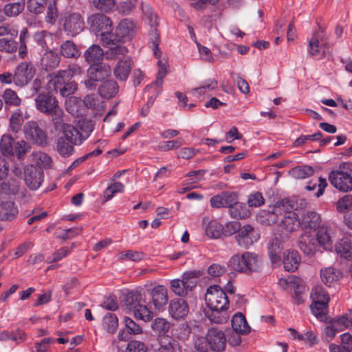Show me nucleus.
Here are the masks:
<instances>
[{
    "label": "nucleus",
    "instance_id": "63",
    "mask_svg": "<svg viewBox=\"0 0 352 352\" xmlns=\"http://www.w3.org/2000/svg\"><path fill=\"white\" fill-rule=\"evenodd\" d=\"M142 302L136 309L133 314L135 318H140L144 321H149L153 318V313Z\"/></svg>",
    "mask_w": 352,
    "mask_h": 352
},
{
    "label": "nucleus",
    "instance_id": "42",
    "mask_svg": "<svg viewBox=\"0 0 352 352\" xmlns=\"http://www.w3.org/2000/svg\"><path fill=\"white\" fill-rule=\"evenodd\" d=\"M14 142L10 135H3L0 140L1 153L5 156L13 157Z\"/></svg>",
    "mask_w": 352,
    "mask_h": 352
},
{
    "label": "nucleus",
    "instance_id": "33",
    "mask_svg": "<svg viewBox=\"0 0 352 352\" xmlns=\"http://www.w3.org/2000/svg\"><path fill=\"white\" fill-rule=\"evenodd\" d=\"M232 327L233 331L236 333L248 334L250 332V327L247 322L245 317L241 313H238L233 316Z\"/></svg>",
    "mask_w": 352,
    "mask_h": 352
},
{
    "label": "nucleus",
    "instance_id": "49",
    "mask_svg": "<svg viewBox=\"0 0 352 352\" xmlns=\"http://www.w3.org/2000/svg\"><path fill=\"white\" fill-rule=\"evenodd\" d=\"M23 123L22 112L20 109L15 110L10 118V129L13 133H18Z\"/></svg>",
    "mask_w": 352,
    "mask_h": 352
},
{
    "label": "nucleus",
    "instance_id": "10",
    "mask_svg": "<svg viewBox=\"0 0 352 352\" xmlns=\"http://www.w3.org/2000/svg\"><path fill=\"white\" fill-rule=\"evenodd\" d=\"M25 138L34 144L45 146L47 143L46 133L35 121H29L23 126Z\"/></svg>",
    "mask_w": 352,
    "mask_h": 352
},
{
    "label": "nucleus",
    "instance_id": "55",
    "mask_svg": "<svg viewBox=\"0 0 352 352\" xmlns=\"http://www.w3.org/2000/svg\"><path fill=\"white\" fill-rule=\"evenodd\" d=\"M30 35L26 28L22 29L19 34V54L21 58H24L28 53L27 43L30 39Z\"/></svg>",
    "mask_w": 352,
    "mask_h": 352
},
{
    "label": "nucleus",
    "instance_id": "30",
    "mask_svg": "<svg viewBox=\"0 0 352 352\" xmlns=\"http://www.w3.org/2000/svg\"><path fill=\"white\" fill-rule=\"evenodd\" d=\"M108 50L105 52V56L107 59H122L124 57H128L126 56L128 53V49L122 45H116L113 43L111 38V43L107 45Z\"/></svg>",
    "mask_w": 352,
    "mask_h": 352
},
{
    "label": "nucleus",
    "instance_id": "23",
    "mask_svg": "<svg viewBox=\"0 0 352 352\" xmlns=\"http://www.w3.org/2000/svg\"><path fill=\"white\" fill-rule=\"evenodd\" d=\"M43 171L34 166H31L25 170V182L32 190H36L43 182Z\"/></svg>",
    "mask_w": 352,
    "mask_h": 352
},
{
    "label": "nucleus",
    "instance_id": "34",
    "mask_svg": "<svg viewBox=\"0 0 352 352\" xmlns=\"http://www.w3.org/2000/svg\"><path fill=\"white\" fill-rule=\"evenodd\" d=\"M336 251L341 257L346 259H351L352 257V242L347 237L339 240L336 243Z\"/></svg>",
    "mask_w": 352,
    "mask_h": 352
},
{
    "label": "nucleus",
    "instance_id": "17",
    "mask_svg": "<svg viewBox=\"0 0 352 352\" xmlns=\"http://www.w3.org/2000/svg\"><path fill=\"white\" fill-rule=\"evenodd\" d=\"M298 245L305 255L309 256H314L319 248L315 236L307 231L300 235Z\"/></svg>",
    "mask_w": 352,
    "mask_h": 352
},
{
    "label": "nucleus",
    "instance_id": "44",
    "mask_svg": "<svg viewBox=\"0 0 352 352\" xmlns=\"http://www.w3.org/2000/svg\"><path fill=\"white\" fill-rule=\"evenodd\" d=\"M314 173L313 168L310 166H298L289 170V174L296 179H305L311 176Z\"/></svg>",
    "mask_w": 352,
    "mask_h": 352
},
{
    "label": "nucleus",
    "instance_id": "56",
    "mask_svg": "<svg viewBox=\"0 0 352 352\" xmlns=\"http://www.w3.org/2000/svg\"><path fill=\"white\" fill-rule=\"evenodd\" d=\"M342 331V328H338V323L333 321L331 324L327 325L322 330L323 339L327 342L331 341L338 332Z\"/></svg>",
    "mask_w": 352,
    "mask_h": 352
},
{
    "label": "nucleus",
    "instance_id": "36",
    "mask_svg": "<svg viewBox=\"0 0 352 352\" xmlns=\"http://www.w3.org/2000/svg\"><path fill=\"white\" fill-rule=\"evenodd\" d=\"M145 302L142 295L138 291L129 292L125 297L124 304L126 307L133 313L138 309V306Z\"/></svg>",
    "mask_w": 352,
    "mask_h": 352
},
{
    "label": "nucleus",
    "instance_id": "21",
    "mask_svg": "<svg viewBox=\"0 0 352 352\" xmlns=\"http://www.w3.org/2000/svg\"><path fill=\"white\" fill-rule=\"evenodd\" d=\"M168 311L170 316L176 319L184 318L189 312L187 302L182 298H175L170 300L168 307Z\"/></svg>",
    "mask_w": 352,
    "mask_h": 352
},
{
    "label": "nucleus",
    "instance_id": "1",
    "mask_svg": "<svg viewBox=\"0 0 352 352\" xmlns=\"http://www.w3.org/2000/svg\"><path fill=\"white\" fill-rule=\"evenodd\" d=\"M207 306L212 311L213 318L211 320L216 323H222L226 321L228 316L223 312L221 316L216 317L215 314L225 311L228 307L229 300L224 291L217 285L210 286L205 295Z\"/></svg>",
    "mask_w": 352,
    "mask_h": 352
},
{
    "label": "nucleus",
    "instance_id": "16",
    "mask_svg": "<svg viewBox=\"0 0 352 352\" xmlns=\"http://www.w3.org/2000/svg\"><path fill=\"white\" fill-rule=\"evenodd\" d=\"M314 236L317 240L319 248L321 247L325 250L332 248L334 232L330 226L327 225L319 226L317 228V232Z\"/></svg>",
    "mask_w": 352,
    "mask_h": 352
},
{
    "label": "nucleus",
    "instance_id": "61",
    "mask_svg": "<svg viewBox=\"0 0 352 352\" xmlns=\"http://www.w3.org/2000/svg\"><path fill=\"white\" fill-rule=\"evenodd\" d=\"M157 65L159 67V71L157 75V78L154 82V85L160 87L163 82V78L166 75L168 70V62L166 59H159L157 61Z\"/></svg>",
    "mask_w": 352,
    "mask_h": 352
},
{
    "label": "nucleus",
    "instance_id": "11",
    "mask_svg": "<svg viewBox=\"0 0 352 352\" xmlns=\"http://www.w3.org/2000/svg\"><path fill=\"white\" fill-rule=\"evenodd\" d=\"M35 69L32 63L23 62L19 64L14 69V84L18 87L26 85L33 78Z\"/></svg>",
    "mask_w": 352,
    "mask_h": 352
},
{
    "label": "nucleus",
    "instance_id": "2",
    "mask_svg": "<svg viewBox=\"0 0 352 352\" xmlns=\"http://www.w3.org/2000/svg\"><path fill=\"white\" fill-rule=\"evenodd\" d=\"M226 346L224 333L216 327L209 329L206 337L199 338L195 342V349L197 352H223Z\"/></svg>",
    "mask_w": 352,
    "mask_h": 352
},
{
    "label": "nucleus",
    "instance_id": "58",
    "mask_svg": "<svg viewBox=\"0 0 352 352\" xmlns=\"http://www.w3.org/2000/svg\"><path fill=\"white\" fill-rule=\"evenodd\" d=\"M2 97L5 103L8 105L17 107L20 105L21 102L16 93L11 89H6L3 91Z\"/></svg>",
    "mask_w": 352,
    "mask_h": 352
},
{
    "label": "nucleus",
    "instance_id": "4",
    "mask_svg": "<svg viewBox=\"0 0 352 352\" xmlns=\"http://www.w3.org/2000/svg\"><path fill=\"white\" fill-rule=\"evenodd\" d=\"M87 22L91 30L101 36L103 45L111 43L113 23L109 17L102 14H95L88 18Z\"/></svg>",
    "mask_w": 352,
    "mask_h": 352
},
{
    "label": "nucleus",
    "instance_id": "29",
    "mask_svg": "<svg viewBox=\"0 0 352 352\" xmlns=\"http://www.w3.org/2000/svg\"><path fill=\"white\" fill-rule=\"evenodd\" d=\"M268 254L272 263H276L280 260V254L283 250V244L278 236L272 238L267 245Z\"/></svg>",
    "mask_w": 352,
    "mask_h": 352
},
{
    "label": "nucleus",
    "instance_id": "5",
    "mask_svg": "<svg viewBox=\"0 0 352 352\" xmlns=\"http://www.w3.org/2000/svg\"><path fill=\"white\" fill-rule=\"evenodd\" d=\"M339 168L329 173L330 183L340 191H351L352 190V163H342Z\"/></svg>",
    "mask_w": 352,
    "mask_h": 352
},
{
    "label": "nucleus",
    "instance_id": "59",
    "mask_svg": "<svg viewBox=\"0 0 352 352\" xmlns=\"http://www.w3.org/2000/svg\"><path fill=\"white\" fill-rule=\"evenodd\" d=\"M33 157L40 168H48L52 165V160L51 157L43 152L33 153Z\"/></svg>",
    "mask_w": 352,
    "mask_h": 352
},
{
    "label": "nucleus",
    "instance_id": "13",
    "mask_svg": "<svg viewBox=\"0 0 352 352\" xmlns=\"http://www.w3.org/2000/svg\"><path fill=\"white\" fill-rule=\"evenodd\" d=\"M234 237L240 246L247 248L258 240L259 234L252 225L246 224L241 226Z\"/></svg>",
    "mask_w": 352,
    "mask_h": 352
},
{
    "label": "nucleus",
    "instance_id": "54",
    "mask_svg": "<svg viewBox=\"0 0 352 352\" xmlns=\"http://www.w3.org/2000/svg\"><path fill=\"white\" fill-rule=\"evenodd\" d=\"M231 216L236 219H243L248 216L249 212L246 208L245 204L239 202L236 199V204H234L230 208Z\"/></svg>",
    "mask_w": 352,
    "mask_h": 352
},
{
    "label": "nucleus",
    "instance_id": "22",
    "mask_svg": "<svg viewBox=\"0 0 352 352\" xmlns=\"http://www.w3.org/2000/svg\"><path fill=\"white\" fill-rule=\"evenodd\" d=\"M148 19L149 24L151 26V30L149 32V38L152 44L151 47L153 50L155 56L157 58H160L161 56V52L158 47L160 43V34L156 28V27L158 25L157 17L155 14H151L148 16Z\"/></svg>",
    "mask_w": 352,
    "mask_h": 352
},
{
    "label": "nucleus",
    "instance_id": "8",
    "mask_svg": "<svg viewBox=\"0 0 352 352\" xmlns=\"http://www.w3.org/2000/svg\"><path fill=\"white\" fill-rule=\"evenodd\" d=\"M63 28L69 36H75L82 31L84 19L78 12H67L62 19Z\"/></svg>",
    "mask_w": 352,
    "mask_h": 352
},
{
    "label": "nucleus",
    "instance_id": "64",
    "mask_svg": "<svg viewBox=\"0 0 352 352\" xmlns=\"http://www.w3.org/2000/svg\"><path fill=\"white\" fill-rule=\"evenodd\" d=\"M18 43L12 39L0 38V52L13 53L17 50Z\"/></svg>",
    "mask_w": 352,
    "mask_h": 352
},
{
    "label": "nucleus",
    "instance_id": "14",
    "mask_svg": "<svg viewBox=\"0 0 352 352\" xmlns=\"http://www.w3.org/2000/svg\"><path fill=\"white\" fill-rule=\"evenodd\" d=\"M300 228L305 231L307 230H316L321 223L320 215L316 211L310 209L298 210Z\"/></svg>",
    "mask_w": 352,
    "mask_h": 352
},
{
    "label": "nucleus",
    "instance_id": "35",
    "mask_svg": "<svg viewBox=\"0 0 352 352\" xmlns=\"http://www.w3.org/2000/svg\"><path fill=\"white\" fill-rule=\"evenodd\" d=\"M104 53L103 50L98 45H92L90 46L84 53L85 60L88 63H95L100 61L104 56Z\"/></svg>",
    "mask_w": 352,
    "mask_h": 352
},
{
    "label": "nucleus",
    "instance_id": "48",
    "mask_svg": "<svg viewBox=\"0 0 352 352\" xmlns=\"http://www.w3.org/2000/svg\"><path fill=\"white\" fill-rule=\"evenodd\" d=\"M30 149V145L25 140L17 141L14 144V155H16L18 160H23Z\"/></svg>",
    "mask_w": 352,
    "mask_h": 352
},
{
    "label": "nucleus",
    "instance_id": "45",
    "mask_svg": "<svg viewBox=\"0 0 352 352\" xmlns=\"http://www.w3.org/2000/svg\"><path fill=\"white\" fill-rule=\"evenodd\" d=\"M25 1L6 4L3 8L4 14L8 17H14L21 13L25 8Z\"/></svg>",
    "mask_w": 352,
    "mask_h": 352
},
{
    "label": "nucleus",
    "instance_id": "24",
    "mask_svg": "<svg viewBox=\"0 0 352 352\" xmlns=\"http://www.w3.org/2000/svg\"><path fill=\"white\" fill-rule=\"evenodd\" d=\"M152 302L157 310H161L168 300V290L164 285H157L151 292Z\"/></svg>",
    "mask_w": 352,
    "mask_h": 352
},
{
    "label": "nucleus",
    "instance_id": "3",
    "mask_svg": "<svg viewBox=\"0 0 352 352\" xmlns=\"http://www.w3.org/2000/svg\"><path fill=\"white\" fill-rule=\"evenodd\" d=\"M262 265L260 256L256 253L250 252L235 254L229 261V265L234 270L246 274L260 271Z\"/></svg>",
    "mask_w": 352,
    "mask_h": 352
},
{
    "label": "nucleus",
    "instance_id": "26",
    "mask_svg": "<svg viewBox=\"0 0 352 352\" xmlns=\"http://www.w3.org/2000/svg\"><path fill=\"white\" fill-rule=\"evenodd\" d=\"M322 283L328 287L333 285L342 277V273L337 268L329 267L320 270Z\"/></svg>",
    "mask_w": 352,
    "mask_h": 352
},
{
    "label": "nucleus",
    "instance_id": "19",
    "mask_svg": "<svg viewBox=\"0 0 352 352\" xmlns=\"http://www.w3.org/2000/svg\"><path fill=\"white\" fill-rule=\"evenodd\" d=\"M284 204L283 201L278 202L272 207V210L263 211L260 217L261 222L267 225L277 223L279 226Z\"/></svg>",
    "mask_w": 352,
    "mask_h": 352
},
{
    "label": "nucleus",
    "instance_id": "39",
    "mask_svg": "<svg viewBox=\"0 0 352 352\" xmlns=\"http://www.w3.org/2000/svg\"><path fill=\"white\" fill-rule=\"evenodd\" d=\"M47 116H52V122L56 131H62L69 124L64 120V112L60 107Z\"/></svg>",
    "mask_w": 352,
    "mask_h": 352
},
{
    "label": "nucleus",
    "instance_id": "46",
    "mask_svg": "<svg viewBox=\"0 0 352 352\" xmlns=\"http://www.w3.org/2000/svg\"><path fill=\"white\" fill-rule=\"evenodd\" d=\"M320 40L323 41L319 33H314L309 40L307 52L311 56H316L320 54L322 47L320 45Z\"/></svg>",
    "mask_w": 352,
    "mask_h": 352
},
{
    "label": "nucleus",
    "instance_id": "51",
    "mask_svg": "<svg viewBox=\"0 0 352 352\" xmlns=\"http://www.w3.org/2000/svg\"><path fill=\"white\" fill-rule=\"evenodd\" d=\"M301 280L294 276H289L287 278H280L279 280L280 286L284 289H298L300 287Z\"/></svg>",
    "mask_w": 352,
    "mask_h": 352
},
{
    "label": "nucleus",
    "instance_id": "47",
    "mask_svg": "<svg viewBox=\"0 0 352 352\" xmlns=\"http://www.w3.org/2000/svg\"><path fill=\"white\" fill-rule=\"evenodd\" d=\"M152 329L158 334L163 336V338L166 340L167 337L164 335L169 331L170 324L166 319L157 318L154 320L151 324Z\"/></svg>",
    "mask_w": 352,
    "mask_h": 352
},
{
    "label": "nucleus",
    "instance_id": "20",
    "mask_svg": "<svg viewBox=\"0 0 352 352\" xmlns=\"http://www.w3.org/2000/svg\"><path fill=\"white\" fill-rule=\"evenodd\" d=\"M18 214V209L14 204L7 197H0V219L12 221Z\"/></svg>",
    "mask_w": 352,
    "mask_h": 352
},
{
    "label": "nucleus",
    "instance_id": "40",
    "mask_svg": "<svg viewBox=\"0 0 352 352\" xmlns=\"http://www.w3.org/2000/svg\"><path fill=\"white\" fill-rule=\"evenodd\" d=\"M74 144L60 136L58 138L56 142V151L62 157H68L71 156L74 151Z\"/></svg>",
    "mask_w": 352,
    "mask_h": 352
},
{
    "label": "nucleus",
    "instance_id": "41",
    "mask_svg": "<svg viewBox=\"0 0 352 352\" xmlns=\"http://www.w3.org/2000/svg\"><path fill=\"white\" fill-rule=\"evenodd\" d=\"M205 232L211 239H219L223 236V226L217 220H211L207 224Z\"/></svg>",
    "mask_w": 352,
    "mask_h": 352
},
{
    "label": "nucleus",
    "instance_id": "62",
    "mask_svg": "<svg viewBox=\"0 0 352 352\" xmlns=\"http://www.w3.org/2000/svg\"><path fill=\"white\" fill-rule=\"evenodd\" d=\"M329 302H312L310 305L311 312L316 317L322 320L327 310V306Z\"/></svg>",
    "mask_w": 352,
    "mask_h": 352
},
{
    "label": "nucleus",
    "instance_id": "53",
    "mask_svg": "<svg viewBox=\"0 0 352 352\" xmlns=\"http://www.w3.org/2000/svg\"><path fill=\"white\" fill-rule=\"evenodd\" d=\"M103 326L109 333H114L118 326V319L116 314L112 313L106 314L103 318Z\"/></svg>",
    "mask_w": 352,
    "mask_h": 352
},
{
    "label": "nucleus",
    "instance_id": "12",
    "mask_svg": "<svg viewBox=\"0 0 352 352\" xmlns=\"http://www.w3.org/2000/svg\"><path fill=\"white\" fill-rule=\"evenodd\" d=\"M279 226L287 232H293L300 228L299 213L296 211H287L284 204Z\"/></svg>",
    "mask_w": 352,
    "mask_h": 352
},
{
    "label": "nucleus",
    "instance_id": "38",
    "mask_svg": "<svg viewBox=\"0 0 352 352\" xmlns=\"http://www.w3.org/2000/svg\"><path fill=\"white\" fill-rule=\"evenodd\" d=\"M62 131L63 133L62 137L69 141L71 143L75 145L80 144L82 143V135L74 126L68 124Z\"/></svg>",
    "mask_w": 352,
    "mask_h": 352
},
{
    "label": "nucleus",
    "instance_id": "37",
    "mask_svg": "<svg viewBox=\"0 0 352 352\" xmlns=\"http://www.w3.org/2000/svg\"><path fill=\"white\" fill-rule=\"evenodd\" d=\"M118 91V85L113 80L104 81L98 88L100 95L106 98L113 97Z\"/></svg>",
    "mask_w": 352,
    "mask_h": 352
},
{
    "label": "nucleus",
    "instance_id": "52",
    "mask_svg": "<svg viewBox=\"0 0 352 352\" xmlns=\"http://www.w3.org/2000/svg\"><path fill=\"white\" fill-rule=\"evenodd\" d=\"M144 254L137 251H122L119 252L116 257L120 261L128 260L134 262L142 261L144 258Z\"/></svg>",
    "mask_w": 352,
    "mask_h": 352
},
{
    "label": "nucleus",
    "instance_id": "9",
    "mask_svg": "<svg viewBox=\"0 0 352 352\" xmlns=\"http://www.w3.org/2000/svg\"><path fill=\"white\" fill-rule=\"evenodd\" d=\"M34 102L36 109L45 115L59 107L56 98L50 92V90L38 93L34 98Z\"/></svg>",
    "mask_w": 352,
    "mask_h": 352
},
{
    "label": "nucleus",
    "instance_id": "43",
    "mask_svg": "<svg viewBox=\"0 0 352 352\" xmlns=\"http://www.w3.org/2000/svg\"><path fill=\"white\" fill-rule=\"evenodd\" d=\"M19 185L16 179H9L0 184V197L14 195L19 191Z\"/></svg>",
    "mask_w": 352,
    "mask_h": 352
},
{
    "label": "nucleus",
    "instance_id": "15",
    "mask_svg": "<svg viewBox=\"0 0 352 352\" xmlns=\"http://www.w3.org/2000/svg\"><path fill=\"white\" fill-rule=\"evenodd\" d=\"M238 195L234 192L223 191L212 197L210 199L211 207L214 208H231L236 202Z\"/></svg>",
    "mask_w": 352,
    "mask_h": 352
},
{
    "label": "nucleus",
    "instance_id": "6",
    "mask_svg": "<svg viewBox=\"0 0 352 352\" xmlns=\"http://www.w3.org/2000/svg\"><path fill=\"white\" fill-rule=\"evenodd\" d=\"M198 277L197 272H186L182 278L170 280V289L176 296L185 297L196 287Z\"/></svg>",
    "mask_w": 352,
    "mask_h": 352
},
{
    "label": "nucleus",
    "instance_id": "25",
    "mask_svg": "<svg viewBox=\"0 0 352 352\" xmlns=\"http://www.w3.org/2000/svg\"><path fill=\"white\" fill-rule=\"evenodd\" d=\"M47 89L55 92H58L65 82L69 81L63 70L49 74L47 76Z\"/></svg>",
    "mask_w": 352,
    "mask_h": 352
},
{
    "label": "nucleus",
    "instance_id": "7",
    "mask_svg": "<svg viewBox=\"0 0 352 352\" xmlns=\"http://www.w3.org/2000/svg\"><path fill=\"white\" fill-rule=\"evenodd\" d=\"M111 67L105 64H94L87 69V79L84 85L87 89L93 90L96 89L98 82H101L110 76Z\"/></svg>",
    "mask_w": 352,
    "mask_h": 352
},
{
    "label": "nucleus",
    "instance_id": "28",
    "mask_svg": "<svg viewBox=\"0 0 352 352\" xmlns=\"http://www.w3.org/2000/svg\"><path fill=\"white\" fill-rule=\"evenodd\" d=\"M300 261V256L296 250H287L283 259L285 270L287 272H294L298 269Z\"/></svg>",
    "mask_w": 352,
    "mask_h": 352
},
{
    "label": "nucleus",
    "instance_id": "60",
    "mask_svg": "<svg viewBox=\"0 0 352 352\" xmlns=\"http://www.w3.org/2000/svg\"><path fill=\"white\" fill-rule=\"evenodd\" d=\"M218 86V81L215 79H208L205 81L204 84L199 87L194 88L192 94L194 95H201L207 91L215 89Z\"/></svg>",
    "mask_w": 352,
    "mask_h": 352
},
{
    "label": "nucleus",
    "instance_id": "27",
    "mask_svg": "<svg viewBox=\"0 0 352 352\" xmlns=\"http://www.w3.org/2000/svg\"><path fill=\"white\" fill-rule=\"evenodd\" d=\"M131 66L132 61L129 57L120 59L113 69L116 78L120 80H126L130 74Z\"/></svg>",
    "mask_w": 352,
    "mask_h": 352
},
{
    "label": "nucleus",
    "instance_id": "31",
    "mask_svg": "<svg viewBox=\"0 0 352 352\" xmlns=\"http://www.w3.org/2000/svg\"><path fill=\"white\" fill-rule=\"evenodd\" d=\"M60 61V58L58 54L50 50L43 55L41 60V65L45 71H51L59 65Z\"/></svg>",
    "mask_w": 352,
    "mask_h": 352
},
{
    "label": "nucleus",
    "instance_id": "50",
    "mask_svg": "<svg viewBox=\"0 0 352 352\" xmlns=\"http://www.w3.org/2000/svg\"><path fill=\"white\" fill-rule=\"evenodd\" d=\"M310 296L312 302H329L330 300L328 293L321 285L315 286L311 290Z\"/></svg>",
    "mask_w": 352,
    "mask_h": 352
},
{
    "label": "nucleus",
    "instance_id": "18",
    "mask_svg": "<svg viewBox=\"0 0 352 352\" xmlns=\"http://www.w3.org/2000/svg\"><path fill=\"white\" fill-rule=\"evenodd\" d=\"M116 37L118 41H130L135 34V24L131 19H124L122 20L115 30Z\"/></svg>",
    "mask_w": 352,
    "mask_h": 352
},
{
    "label": "nucleus",
    "instance_id": "57",
    "mask_svg": "<svg viewBox=\"0 0 352 352\" xmlns=\"http://www.w3.org/2000/svg\"><path fill=\"white\" fill-rule=\"evenodd\" d=\"M27 4L30 12L38 14L43 12L47 5V0H28Z\"/></svg>",
    "mask_w": 352,
    "mask_h": 352
},
{
    "label": "nucleus",
    "instance_id": "32",
    "mask_svg": "<svg viewBox=\"0 0 352 352\" xmlns=\"http://www.w3.org/2000/svg\"><path fill=\"white\" fill-rule=\"evenodd\" d=\"M60 54L67 58H78L80 51L74 41L67 40L60 45Z\"/></svg>",
    "mask_w": 352,
    "mask_h": 352
}]
</instances>
